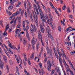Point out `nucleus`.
Masks as SVG:
<instances>
[{
    "instance_id": "nucleus-18",
    "label": "nucleus",
    "mask_w": 75,
    "mask_h": 75,
    "mask_svg": "<svg viewBox=\"0 0 75 75\" xmlns=\"http://www.w3.org/2000/svg\"><path fill=\"white\" fill-rule=\"evenodd\" d=\"M38 7L39 11V13H40V14L43 13V12H42V11L41 10L40 7L39 6H38Z\"/></svg>"
},
{
    "instance_id": "nucleus-36",
    "label": "nucleus",
    "mask_w": 75,
    "mask_h": 75,
    "mask_svg": "<svg viewBox=\"0 0 75 75\" xmlns=\"http://www.w3.org/2000/svg\"><path fill=\"white\" fill-rule=\"evenodd\" d=\"M3 45L5 47V48H6V49L7 51H9L8 49V47H7V46H6V45L4 44Z\"/></svg>"
},
{
    "instance_id": "nucleus-2",
    "label": "nucleus",
    "mask_w": 75,
    "mask_h": 75,
    "mask_svg": "<svg viewBox=\"0 0 75 75\" xmlns=\"http://www.w3.org/2000/svg\"><path fill=\"white\" fill-rule=\"evenodd\" d=\"M46 28V31L48 33V38H51V39L52 40H54V38H52V36L51 35V33H50V28H49V26H48Z\"/></svg>"
},
{
    "instance_id": "nucleus-19",
    "label": "nucleus",
    "mask_w": 75,
    "mask_h": 75,
    "mask_svg": "<svg viewBox=\"0 0 75 75\" xmlns=\"http://www.w3.org/2000/svg\"><path fill=\"white\" fill-rule=\"evenodd\" d=\"M23 44L24 45H26V44H27V40H26L25 38H24L23 39Z\"/></svg>"
},
{
    "instance_id": "nucleus-9",
    "label": "nucleus",
    "mask_w": 75,
    "mask_h": 75,
    "mask_svg": "<svg viewBox=\"0 0 75 75\" xmlns=\"http://www.w3.org/2000/svg\"><path fill=\"white\" fill-rule=\"evenodd\" d=\"M35 25H33V24H31L30 26V30L31 31H32L33 32L34 31V29H35Z\"/></svg>"
},
{
    "instance_id": "nucleus-54",
    "label": "nucleus",
    "mask_w": 75,
    "mask_h": 75,
    "mask_svg": "<svg viewBox=\"0 0 75 75\" xmlns=\"http://www.w3.org/2000/svg\"><path fill=\"white\" fill-rule=\"evenodd\" d=\"M63 63H64V64H65V65H67V64H66V62H65V60L64 59H63Z\"/></svg>"
},
{
    "instance_id": "nucleus-61",
    "label": "nucleus",
    "mask_w": 75,
    "mask_h": 75,
    "mask_svg": "<svg viewBox=\"0 0 75 75\" xmlns=\"http://www.w3.org/2000/svg\"><path fill=\"white\" fill-rule=\"evenodd\" d=\"M61 23H62V24H63L64 26H65V23L64 22L62 21H61Z\"/></svg>"
},
{
    "instance_id": "nucleus-37",
    "label": "nucleus",
    "mask_w": 75,
    "mask_h": 75,
    "mask_svg": "<svg viewBox=\"0 0 75 75\" xmlns=\"http://www.w3.org/2000/svg\"><path fill=\"white\" fill-rule=\"evenodd\" d=\"M46 19L47 20V23L48 24H50L49 23H50V22L51 21V20L48 19V18H47V19Z\"/></svg>"
},
{
    "instance_id": "nucleus-40",
    "label": "nucleus",
    "mask_w": 75,
    "mask_h": 75,
    "mask_svg": "<svg viewBox=\"0 0 75 75\" xmlns=\"http://www.w3.org/2000/svg\"><path fill=\"white\" fill-rule=\"evenodd\" d=\"M72 28V27H69L68 28H67L66 30V32H68V31H69V28Z\"/></svg>"
},
{
    "instance_id": "nucleus-26",
    "label": "nucleus",
    "mask_w": 75,
    "mask_h": 75,
    "mask_svg": "<svg viewBox=\"0 0 75 75\" xmlns=\"http://www.w3.org/2000/svg\"><path fill=\"white\" fill-rule=\"evenodd\" d=\"M4 60L5 61V62H7V58L6 56H4Z\"/></svg>"
},
{
    "instance_id": "nucleus-21",
    "label": "nucleus",
    "mask_w": 75,
    "mask_h": 75,
    "mask_svg": "<svg viewBox=\"0 0 75 75\" xmlns=\"http://www.w3.org/2000/svg\"><path fill=\"white\" fill-rule=\"evenodd\" d=\"M46 50L47 51V53L48 55H49L50 54V50H49V47L48 46H46Z\"/></svg>"
},
{
    "instance_id": "nucleus-43",
    "label": "nucleus",
    "mask_w": 75,
    "mask_h": 75,
    "mask_svg": "<svg viewBox=\"0 0 75 75\" xmlns=\"http://www.w3.org/2000/svg\"><path fill=\"white\" fill-rule=\"evenodd\" d=\"M24 10L22 11L21 12V16H23V15H24Z\"/></svg>"
},
{
    "instance_id": "nucleus-29",
    "label": "nucleus",
    "mask_w": 75,
    "mask_h": 75,
    "mask_svg": "<svg viewBox=\"0 0 75 75\" xmlns=\"http://www.w3.org/2000/svg\"><path fill=\"white\" fill-rule=\"evenodd\" d=\"M24 57L25 59V61H27V58L26 57V54L25 53L24 54Z\"/></svg>"
},
{
    "instance_id": "nucleus-17",
    "label": "nucleus",
    "mask_w": 75,
    "mask_h": 75,
    "mask_svg": "<svg viewBox=\"0 0 75 75\" xmlns=\"http://www.w3.org/2000/svg\"><path fill=\"white\" fill-rule=\"evenodd\" d=\"M52 51L51 50H51H50L49 51V53H50V57L49 58H52Z\"/></svg>"
},
{
    "instance_id": "nucleus-1",
    "label": "nucleus",
    "mask_w": 75,
    "mask_h": 75,
    "mask_svg": "<svg viewBox=\"0 0 75 75\" xmlns=\"http://www.w3.org/2000/svg\"><path fill=\"white\" fill-rule=\"evenodd\" d=\"M40 18H41V20L43 22H42V24L43 27H45V24H47V21L46 20V18L44 17V13H42L40 14Z\"/></svg>"
},
{
    "instance_id": "nucleus-44",
    "label": "nucleus",
    "mask_w": 75,
    "mask_h": 75,
    "mask_svg": "<svg viewBox=\"0 0 75 75\" xmlns=\"http://www.w3.org/2000/svg\"><path fill=\"white\" fill-rule=\"evenodd\" d=\"M47 57H46L45 59H44V62L45 63L47 61Z\"/></svg>"
},
{
    "instance_id": "nucleus-57",
    "label": "nucleus",
    "mask_w": 75,
    "mask_h": 75,
    "mask_svg": "<svg viewBox=\"0 0 75 75\" xmlns=\"http://www.w3.org/2000/svg\"><path fill=\"white\" fill-rule=\"evenodd\" d=\"M65 8H66V6H64L62 8V9L63 10H64Z\"/></svg>"
},
{
    "instance_id": "nucleus-51",
    "label": "nucleus",
    "mask_w": 75,
    "mask_h": 75,
    "mask_svg": "<svg viewBox=\"0 0 75 75\" xmlns=\"http://www.w3.org/2000/svg\"><path fill=\"white\" fill-rule=\"evenodd\" d=\"M28 6L29 9H31V4L30 3H28Z\"/></svg>"
},
{
    "instance_id": "nucleus-4",
    "label": "nucleus",
    "mask_w": 75,
    "mask_h": 75,
    "mask_svg": "<svg viewBox=\"0 0 75 75\" xmlns=\"http://www.w3.org/2000/svg\"><path fill=\"white\" fill-rule=\"evenodd\" d=\"M38 39H39V40H42V36L41 34V33L40 31V30H39L38 33Z\"/></svg>"
},
{
    "instance_id": "nucleus-38",
    "label": "nucleus",
    "mask_w": 75,
    "mask_h": 75,
    "mask_svg": "<svg viewBox=\"0 0 75 75\" xmlns=\"http://www.w3.org/2000/svg\"><path fill=\"white\" fill-rule=\"evenodd\" d=\"M25 22L26 23H27L28 24H30V20H25Z\"/></svg>"
},
{
    "instance_id": "nucleus-22",
    "label": "nucleus",
    "mask_w": 75,
    "mask_h": 75,
    "mask_svg": "<svg viewBox=\"0 0 75 75\" xmlns=\"http://www.w3.org/2000/svg\"><path fill=\"white\" fill-rule=\"evenodd\" d=\"M30 17L31 19V21L32 22H34V20L33 18V16H32V14L31 13L30 14Z\"/></svg>"
},
{
    "instance_id": "nucleus-11",
    "label": "nucleus",
    "mask_w": 75,
    "mask_h": 75,
    "mask_svg": "<svg viewBox=\"0 0 75 75\" xmlns=\"http://www.w3.org/2000/svg\"><path fill=\"white\" fill-rule=\"evenodd\" d=\"M53 50L56 58L57 59H58V54H57V51H56V50H55L54 48H53Z\"/></svg>"
},
{
    "instance_id": "nucleus-46",
    "label": "nucleus",
    "mask_w": 75,
    "mask_h": 75,
    "mask_svg": "<svg viewBox=\"0 0 75 75\" xmlns=\"http://www.w3.org/2000/svg\"><path fill=\"white\" fill-rule=\"evenodd\" d=\"M21 27V24H18L17 25V28H19Z\"/></svg>"
},
{
    "instance_id": "nucleus-6",
    "label": "nucleus",
    "mask_w": 75,
    "mask_h": 75,
    "mask_svg": "<svg viewBox=\"0 0 75 75\" xmlns=\"http://www.w3.org/2000/svg\"><path fill=\"white\" fill-rule=\"evenodd\" d=\"M35 13L36 16H35V14H34V13H33V16L34 21H35V22H36V21H38L37 20H38V16H37V14L36 12H35Z\"/></svg>"
},
{
    "instance_id": "nucleus-47",
    "label": "nucleus",
    "mask_w": 75,
    "mask_h": 75,
    "mask_svg": "<svg viewBox=\"0 0 75 75\" xmlns=\"http://www.w3.org/2000/svg\"><path fill=\"white\" fill-rule=\"evenodd\" d=\"M67 10L68 11V12H71V11L70 10V8H69V7H67Z\"/></svg>"
},
{
    "instance_id": "nucleus-58",
    "label": "nucleus",
    "mask_w": 75,
    "mask_h": 75,
    "mask_svg": "<svg viewBox=\"0 0 75 75\" xmlns=\"http://www.w3.org/2000/svg\"><path fill=\"white\" fill-rule=\"evenodd\" d=\"M11 31H12V29H11V28H10L9 29V32L10 33Z\"/></svg>"
},
{
    "instance_id": "nucleus-52",
    "label": "nucleus",
    "mask_w": 75,
    "mask_h": 75,
    "mask_svg": "<svg viewBox=\"0 0 75 75\" xmlns=\"http://www.w3.org/2000/svg\"><path fill=\"white\" fill-rule=\"evenodd\" d=\"M6 69H7V72H8V70H9V69L8 68V65H6Z\"/></svg>"
},
{
    "instance_id": "nucleus-28",
    "label": "nucleus",
    "mask_w": 75,
    "mask_h": 75,
    "mask_svg": "<svg viewBox=\"0 0 75 75\" xmlns=\"http://www.w3.org/2000/svg\"><path fill=\"white\" fill-rule=\"evenodd\" d=\"M13 7L12 6H10L8 7V10H11L13 9Z\"/></svg>"
},
{
    "instance_id": "nucleus-60",
    "label": "nucleus",
    "mask_w": 75,
    "mask_h": 75,
    "mask_svg": "<svg viewBox=\"0 0 75 75\" xmlns=\"http://www.w3.org/2000/svg\"><path fill=\"white\" fill-rule=\"evenodd\" d=\"M21 19H18V22L19 23H21Z\"/></svg>"
},
{
    "instance_id": "nucleus-8",
    "label": "nucleus",
    "mask_w": 75,
    "mask_h": 75,
    "mask_svg": "<svg viewBox=\"0 0 75 75\" xmlns=\"http://www.w3.org/2000/svg\"><path fill=\"white\" fill-rule=\"evenodd\" d=\"M40 31H41L42 33H44V31H45V29L43 27V26L42 25H40Z\"/></svg>"
},
{
    "instance_id": "nucleus-23",
    "label": "nucleus",
    "mask_w": 75,
    "mask_h": 75,
    "mask_svg": "<svg viewBox=\"0 0 75 75\" xmlns=\"http://www.w3.org/2000/svg\"><path fill=\"white\" fill-rule=\"evenodd\" d=\"M34 52H33L32 54L30 56V58L31 59H32V58L33 59H34Z\"/></svg>"
},
{
    "instance_id": "nucleus-62",
    "label": "nucleus",
    "mask_w": 75,
    "mask_h": 75,
    "mask_svg": "<svg viewBox=\"0 0 75 75\" xmlns=\"http://www.w3.org/2000/svg\"><path fill=\"white\" fill-rule=\"evenodd\" d=\"M37 39H36L35 40V42H34V44H35V45L37 43Z\"/></svg>"
},
{
    "instance_id": "nucleus-27",
    "label": "nucleus",
    "mask_w": 75,
    "mask_h": 75,
    "mask_svg": "<svg viewBox=\"0 0 75 75\" xmlns=\"http://www.w3.org/2000/svg\"><path fill=\"white\" fill-rule=\"evenodd\" d=\"M4 51L5 52L6 54L7 55L8 57V58H10V55L8 54V53L7 51V50H5V49H4Z\"/></svg>"
},
{
    "instance_id": "nucleus-33",
    "label": "nucleus",
    "mask_w": 75,
    "mask_h": 75,
    "mask_svg": "<svg viewBox=\"0 0 75 75\" xmlns=\"http://www.w3.org/2000/svg\"><path fill=\"white\" fill-rule=\"evenodd\" d=\"M6 11H7L6 12L7 14H9V16H10L11 14L12 13H11V12L10 11H8L7 10H6Z\"/></svg>"
},
{
    "instance_id": "nucleus-35",
    "label": "nucleus",
    "mask_w": 75,
    "mask_h": 75,
    "mask_svg": "<svg viewBox=\"0 0 75 75\" xmlns=\"http://www.w3.org/2000/svg\"><path fill=\"white\" fill-rule=\"evenodd\" d=\"M29 28H30V26H28V25H27L26 27V28H25V30H26V31L27 30L28 31V30L29 29Z\"/></svg>"
},
{
    "instance_id": "nucleus-15",
    "label": "nucleus",
    "mask_w": 75,
    "mask_h": 75,
    "mask_svg": "<svg viewBox=\"0 0 75 75\" xmlns=\"http://www.w3.org/2000/svg\"><path fill=\"white\" fill-rule=\"evenodd\" d=\"M34 38H33V40H32V45L33 49H34Z\"/></svg>"
},
{
    "instance_id": "nucleus-12",
    "label": "nucleus",
    "mask_w": 75,
    "mask_h": 75,
    "mask_svg": "<svg viewBox=\"0 0 75 75\" xmlns=\"http://www.w3.org/2000/svg\"><path fill=\"white\" fill-rule=\"evenodd\" d=\"M3 67H4V62H0V68L3 69Z\"/></svg>"
},
{
    "instance_id": "nucleus-32",
    "label": "nucleus",
    "mask_w": 75,
    "mask_h": 75,
    "mask_svg": "<svg viewBox=\"0 0 75 75\" xmlns=\"http://www.w3.org/2000/svg\"><path fill=\"white\" fill-rule=\"evenodd\" d=\"M39 45H40V42H38L37 43V45H36V49L37 50H38V47H39Z\"/></svg>"
},
{
    "instance_id": "nucleus-45",
    "label": "nucleus",
    "mask_w": 75,
    "mask_h": 75,
    "mask_svg": "<svg viewBox=\"0 0 75 75\" xmlns=\"http://www.w3.org/2000/svg\"><path fill=\"white\" fill-rule=\"evenodd\" d=\"M41 41V42L42 43V45L43 46H44L45 45H44V42H42V40H40V41Z\"/></svg>"
},
{
    "instance_id": "nucleus-30",
    "label": "nucleus",
    "mask_w": 75,
    "mask_h": 75,
    "mask_svg": "<svg viewBox=\"0 0 75 75\" xmlns=\"http://www.w3.org/2000/svg\"><path fill=\"white\" fill-rule=\"evenodd\" d=\"M54 8L56 13L58 14L59 17V13H58V11H57V9H56L55 8Z\"/></svg>"
},
{
    "instance_id": "nucleus-5",
    "label": "nucleus",
    "mask_w": 75,
    "mask_h": 75,
    "mask_svg": "<svg viewBox=\"0 0 75 75\" xmlns=\"http://www.w3.org/2000/svg\"><path fill=\"white\" fill-rule=\"evenodd\" d=\"M20 14V12L19 11H17L16 13L13 14L12 16H11L10 18H12L14 17V16H17L18 14Z\"/></svg>"
},
{
    "instance_id": "nucleus-7",
    "label": "nucleus",
    "mask_w": 75,
    "mask_h": 75,
    "mask_svg": "<svg viewBox=\"0 0 75 75\" xmlns=\"http://www.w3.org/2000/svg\"><path fill=\"white\" fill-rule=\"evenodd\" d=\"M67 68L66 67V71L67 72V74H69V73H68V71L69 72H70L71 73V72H72L73 71H71V70L70 69H69V66H68V65L67 64Z\"/></svg>"
},
{
    "instance_id": "nucleus-20",
    "label": "nucleus",
    "mask_w": 75,
    "mask_h": 75,
    "mask_svg": "<svg viewBox=\"0 0 75 75\" xmlns=\"http://www.w3.org/2000/svg\"><path fill=\"white\" fill-rule=\"evenodd\" d=\"M41 4L43 6V9H44V10H45V12L46 13H47V10L46 8H45V6H44V5L43 4Z\"/></svg>"
},
{
    "instance_id": "nucleus-3",
    "label": "nucleus",
    "mask_w": 75,
    "mask_h": 75,
    "mask_svg": "<svg viewBox=\"0 0 75 75\" xmlns=\"http://www.w3.org/2000/svg\"><path fill=\"white\" fill-rule=\"evenodd\" d=\"M49 64L47 67V70L48 71H51V66H52V63L51 62H50V61L48 60L47 62V64Z\"/></svg>"
},
{
    "instance_id": "nucleus-59",
    "label": "nucleus",
    "mask_w": 75,
    "mask_h": 75,
    "mask_svg": "<svg viewBox=\"0 0 75 75\" xmlns=\"http://www.w3.org/2000/svg\"><path fill=\"white\" fill-rule=\"evenodd\" d=\"M58 30L59 31H61V28L60 26L59 27Z\"/></svg>"
},
{
    "instance_id": "nucleus-16",
    "label": "nucleus",
    "mask_w": 75,
    "mask_h": 75,
    "mask_svg": "<svg viewBox=\"0 0 75 75\" xmlns=\"http://www.w3.org/2000/svg\"><path fill=\"white\" fill-rule=\"evenodd\" d=\"M26 35L27 38L28 39V40L30 41V36H29V34L28 33V31L27 30L26 32Z\"/></svg>"
},
{
    "instance_id": "nucleus-55",
    "label": "nucleus",
    "mask_w": 75,
    "mask_h": 75,
    "mask_svg": "<svg viewBox=\"0 0 75 75\" xmlns=\"http://www.w3.org/2000/svg\"><path fill=\"white\" fill-rule=\"evenodd\" d=\"M40 67V68L41 69V70L42 72L43 73V69H44V68H42V67Z\"/></svg>"
},
{
    "instance_id": "nucleus-41",
    "label": "nucleus",
    "mask_w": 75,
    "mask_h": 75,
    "mask_svg": "<svg viewBox=\"0 0 75 75\" xmlns=\"http://www.w3.org/2000/svg\"><path fill=\"white\" fill-rule=\"evenodd\" d=\"M36 27L38 28V26H39L38 22V21H36Z\"/></svg>"
},
{
    "instance_id": "nucleus-31",
    "label": "nucleus",
    "mask_w": 75,
    "mask_h": 75,
    "mask_svg": "<svg viewBox=\"0 0 75 75\" xmlns=\"http://www.w3.org/2000/svg\"><path fill=\"white\" fill-rule=\"evenodd\" d=\"M34 10H38V8H37V6L36 5L34 4Z\"/></svg>"
},
{
    "instance_id": "nucleus-39",
    "label": "nucleus",
    "mask_w": 75,
    "mask_h": 75,
    "mask_svg": "<svg viewBox=\"0 0 75 75\" xmlns=\"http://www.w3.org/2000/svg\"><path fill=\"white\" fill-rule=\"evenodd\" d=\"M20 32V31H21V30L17 29V30L16 31L15 33L16 34H18V31Z\"/></svg>"
},
{
    "instance_id": "nucleus-50",
    "label": "nucleus",
    "mask_w": 75,
    "mask_h": 75,
    "mask_svg": "<svg viewBox=\"0 0 75 75\" xmlns=\"http://www.w3.org/2000/svg\"><path fill=\"white\" fill-rule=\"evenodd\" d=\"M6 31H6L5 30L4 33L3 35H7V32H6Z\"/></svg>"
},
{
    "instance_id": "nucleus-10",
    "label": "nucleus",
    "mask_w": 75,
    "mask_h": 75,
    "mask_svg": "<svg viewBox=\"0 0 75 75\" xmlns=\"http://www.w3.org/2000/svg\"><path fill=\"white\" fill-rule=\"evenodd\" d=\"M59 61L60 62V64L62 68V69H64V67L63 66V65H62V59L59 57Z\"/></svg>"
},
{
    "instance_id": "nucleus-34",
    "label": "nucleus",
    "mask_w": 75,
    "mask_h": 75,
    "mask_svg": "<svg viewBox=\"0 0 75 75\" xmlns=\"http://www.w3.org/2000/svg\"><path fill=\"white\" fill-rule=\"evenodd\" d=\"M9 27H10V26L9 25H7L6 27V29L5 30L6 31H7V30L8 29V28H9Z\"/></svg>"
},
{
    "instance_id": "nucleus-64",
    "label": "nucleus",
    "mask_w": 75,
    "mask_h": 75,
    "mask_svg": "<svg viewBox=\"0 0 75 75\" xmlns=\"http://www.w3.org/2000/svg\"><path fill=\"white\" fill-rule=\"evenodd\" d=\"M10 65H13V62H12V61H10Z\"/></svg>"
},
{
    "instance_id": "nucleus-42",
    "label": "nucleus",
    "mask_w": 75,
    "mask_h": 75,
    "mask_svg": "<svg viewBox=\"0 0 75 75\" xmlns=\"http://www.w3.org/2000/svg\"><path fill=\"white\" fill-rule=\"evenodd\" d=\"M27 11L28 14V13H30V11L29 10V8H28V7L27 6Z\"/></svg>"
},
{
    "instance_id": "nucleus-24",
    "label": "nucleus",
    "mask_w": 75,
    "mask_h": 75,
    "mask_svg": "<svg viewBox=\"0 0 75 75\" xmlns=\"http://www.w3.org/2000/svg\"><path fill=\"white\" fill-rule=\"evenodd\" d=\"M61 51L64 57H66V55H65V53H64V50H63V49H61Z\"/></svg>"
},
{
    "instance_id": "nucleus-63",
    "label": "nucleus",
    "mask_w": 75,
    "mask_h": 75,
    "mask_svg": "<svg viewBox=\"0 0 75 75\" xmlns=\"http://www.w3.org/2000/svg\"><path fill=\"white\" fill-rule=\"evenodd\" d=\"M12 46H13L12 44L10 43L9 44V47H10L11 48Z\"/></svg>"
},
{
    "instance_id": "nucleus-14",
    "label": "nucleus",
    "mask_w": 75,
    "mask_h": 75,
    "mask_svg": "<svg viewBox=\"0 0 75 75\" xmlns=\"http://www.w3.org/2000/svg\"><path fill=\"white\" fill-rule=\"evenodd\" d=\"M22 25L23 30L24 31H25V21H23L22 23Z\"/></svg>"
},
{
    "instance_id": "nucleus-56",
    "label": "nucleus",
    "mask_w": 75,
    "mask_h": 75,
    "mask_svg": "<svg viewBox=\"0 0 75 75\" xmlns=\"http://www.w3.org/2000/svg\"><path fill=\"white\" fill-rule=\"evenodd\" d=\"M39 65L40 66V67H42V65L41 63H39Z\"/></svg>"
},
{
    "instance_id": "nucleus-13",
    "label": "nucleus",
    "mask_w": 75,
    "mask_h": 75,
    "mask_svg": "<svg viewBox=\"0 0 75 75\" xmlns=\"http://www.w3.org/2000/svg\"><path fill=\"white\" fill-rule=\"evenodd\" d=\"M16 75H20V73H18V67L17 66H16Z\"/></svg>"
},
{
    "instance_id": "nucleus-49",
    "label": "nucleus",
    "mask_w": 75,
    "mask_h": 75,
    "mask_svg": "<svg viewBox=\"0 0 75 75\" xmlns=\"http://www.w3.org/2000/svg\"><path fill=\"white\" fill-rule=\"evenodd\" d=\"M11 48L13 50H14V49H16V47L14 46L13 45L11 47Z\"/></svg>"
},
{
    "instance_id": "nucleus-48",
    "label": "nucleus",
    "mask_w": 75,
    "mask_h": 75,
    "mask_svg": "<svg viewBox=\"0 0 75 75\" xmlns=\"http://www.w3.org/2000/svg\"><path fill=\"white\" fill-rule=\"evenodd\" d=\"M66 44L68 45V46H69V45H70V46H71V43L69 42H67Z\"/></svg>"
},
{
    "instance_id": "nucleus-53",
    "label": "nucleus",
    "mask_w": 75,
    "mask_h": 75,
    "mask_svg": "<svg viewBox=\"0 0 75 75\" xmlns=\"http://www.w3.org/2000/svg\"><path fill=\"white\" fill-rule=\"evenodd\" d=\"M42 54V52H40L39 54V57H40V58L41 57V54Z\"/></svg>"
},
{
    "instance_id": "nucleus-25",
    "label": "nucleus",
    "mask_w": 75,
    "mask_h": 75,
    "mask_svg": "<svg viewBox=\"0 0 75 75\" xmlns=\"http://www.w3.org/2000/svg\"><path fill=\"white\" fill-rule=\"evenodd\" d=\"M56 72L58 73L59 75H61V71L60 70H59L58 69H57Z\"/></svg>"
}]
</instances>
